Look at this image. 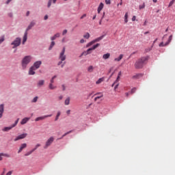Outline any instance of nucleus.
Here are the masks:
<instances>
[{"label": "nucleus", "mask_w": 175, "mask_h": 175, "mask_svg": "<svg viewBox=\"0 0 175 175\" xmlns=\"http://www.w3.org/2000/svg\"><path fill=\"white\" fill-rule=\"evenodd\" d=\"M11 44L13 46L12 49H16V47H18L21 44V38H16L14 42L11 43Z\"/></svg>", "instance_id": "nucleus-5"}, {"label": "nucleus", "mask_w": 175, "mask_h": 175, "mask_svg": "<svg viewBox=\"0 0 175 175\" xmlns=\"http://www.w3.org/2000/svg\"><path fill=\"white\" fill-rule=\"evenodd\" d=\"M125 95H126V96H129V92H126V93H125Z\"/></svg>", "instance_id": "nucleus-63"}, {"label": "nucleus", "mask_w": 175, "mask_h": 175, "mask_svg": "<svg viewBox=\"0 0 175 175\" xmlns=\"http://www.w3.org/2000/svg\"><path fill=\"white\" fill-rule=\"evenodd\" d=\"M103 80H105L103 78L98 79V80L96 82V84H100V83H103Z\"/></svg>", "instance_id": "nucleus-35"}, {"label": "nucleus", "mask_w": 175, "mask_h": 175, "mask_svg": "<svg viewBox=\"0 0 175 175\" xmlns=\"http://www.w3.org/2000/svg\"><path fill=\"white\" fill-rule=\"evenodd\" d=\"M103 6H105L103 3H100L98 8V13H100V11L103 9Z\"/></svg>", "instance_id": "nucleus-23"}, {"label": "nucleus", "mask_w": 175, "mask_h": 175, "mask_svg": "<svg viewBox=\"0 0 175 175\" xmlns=\"http://www.w3.org/2000/svg\"><path fill=\"white\" fill-rule=\"evenodd\" d=\"M94 95H99L94 98V102H96V100H98V99H100V98H103V93L102 92L96 93Z\"/></svg>", "instance_id": "nucleus-14"}, {"label": "nucleus", "mask_w": 175, "mask_h": 175, "mask_svg": "<svg viewBox=\"0 0 175 175\" xmlns=\"http://www.w3.org/2000/svg\"><path fill=\"white\" fill-rule=\"evenodd\" d=\"M3 111H5V105L3 104L0 105V118L3 116Z\"/></svg>", "instance_id": "nucleus-12"}, {"label": "nucleus", "mask_w": 175, "mask_h": 175, "mask_svg": "<svg viewBox=\"0 0 175 175\" xmlns=\"http://www.w3.org/2000/svg\"><path fill=\"white\" fill-rule=\"evenodd\" d=\"M8 15L10 17H13V14H12V13L8 14Z\"/></svg>", "instance_id": "nucleus-62"}, {"label": "nucleus", "mask_w": 175, "mask_h": 175, "mask_svg": "<svg viewBox=\"0 0 175 175\" xmlns=\"http://www.w3.org/2000/svg\"><path fill=\"white\" fill-rule=\"evenodd\" d=\"M59 116H61V111L57 112L55 121H58V119L59 118Z\"/></svg>", "instance_id": "nucleus-34"}, {"label": "nucleus", "mask_w": 175, "mask_h": 175, "mask_svg": "<svg viewBox=\"0 0 175 175\" xmlns=\"http://www.w3.org/2000/svg\"><path fill=\"white\" fill-rule=\"evenodd\" d=\"M84 39H81V40H80V43H84Z\"/></svg>", "instance_id": "nucleus-60"}, {"label": "nucleus", "mask_w": 175, "mask_h": 175, "mask_svg": "<svg viewBox=\"0 0 175 175\" xmlns=\"http://www.w3.org/2000/svg\"><path fill=\"white\" fill-rule=\"evenodd\" d=\"M3 157L5 158H10V154L8 153H0V161L3 159Z\"/></svg>", "instance_id": "nucleus-13"}, {"label": "nucleus", "mask_w": 175, "mask_h": 175, "mask_svg": "<svg viewBox=\"0 0 175 175\" xmlns=\"http://www.w3.org/2000/svg\"><path fill=\"white\" fill-rule=\"evenodd\" d=\"M66 50V49L65 48V46H64L59 55V59L60 61H65L66 59V55H65Z\"/></svg>", "instance_id": "nucleus-4"}, {"label": "nucleus", "mask_w": 175, "mask_h": 175, "mask_svg": "<svg viewBox=\"0 0 175 175\" xmlns=\"http://www.w3.org/2000/svg\"><path fill=\"white\" fill-rule=\"evenodd\" d=\"M121 75H122V72L120 71V72H118V76L121 77Z\"/></svg>", "instance_id": "nucleus-64"}, {"label": "nucleus", "mask_w": 175, "mask_h": 175, "mask_svg": "<svg viewBox=\"0 0 175 175\" xmlns=\"http://www.w3.org/2000/svg\"><path fill=\"white\" fill-rule=\"evenodd\" d=\"M115 85H116L114 87V90L116 91L118 88V86L120 85V83L118 82H117Z\"/></svg>", "instance_id": "nucleus-43"}, {"label": "nucleus", "mask_w": 175, "mask_h": 175, "mask_svg": "<svg viewBox=\"0 0 175 175\" xmlns=\"http://www.w3.org/2000/svg\"><path fill=\"white\" fill-rule=\"evenodd\" d=\"M4 41H5V36H3L0 38V44Z\"/></svg>", "instance_id": "nucleus-41"}, {"label": "nucleus", "mask_w": 175, "mask_h": 175, "mask_svg": "<svg viewBox=\"0 0 175 175\" xmlns=\"http://www.w3.org/2000/svg\"><path fill=\"white\" fill-rule=\"evenodd\" d=\"M53 115H45L43 116H40V117H38L35 119V121L38 122V121H43V120H45V118H47L49 117H52Z\"/></svg>", "instance_id": "nucleus-9"}, {"label": "nucleus", "mask_w": 175, "mask_h": 175, "mask_svg": "<svg viewBox=\"0 0 175 175\" xmlns=\"http://www.w3.org/2000/svg\"><path fill=\"white\" fill-rule=\"evenodd\" d=\"M146 8V3H143L142 5H139V10H142V9H144Z\"/></svg>", "instance_id": "nucleus-32"}, {"label": "nucleus", "mask_w": 175, "mask_h": 175, "mask_svg": "<svg viewBox=\"0 0 175 175\" xmlns=\"http://www.w3.org/2000/svg\"><path fill=\"white\" fill-rule=\"evenodd\" d=\"M103 59H109V58H110V53H107L106 54H104L103 55Z\"/></svg>", "instance_id": "nucleus-25"}, {"label": "nucleus", "mask_w": 175, "mask_h": 175, "mask_svg": "<svg viewBox=\"0 0 175 175\" xmlns=\"http://www.w3.org/2000/svg\"><path fill=\"white\" fill-rule=\"evenodd\" d=\"M49 18V16L48 15H45L44 17V20H47Z\"/></svg>", "instance_id": "nucleus-55"}, {"label": "nucleus", "mask_w": 175, "mask_h": 175, "mask_svg": "<svg viewBox=\"0 0 175 175\" xmlns=\"http://www.w3.org/2000/svg\"><path fill=\"white\" fill-rule=\"evenodd\" d=\"M31 59L32 57L31 55H27L23 58L21 62L23 69H27V66H28V64L31 62Z\"/></svg>", "instance_id": "nucleus-2"}, {"label": "nucleus", "mask_w": 175, "mask_h": 175, "mask_svg": "<svg viewBox=\"0 0 175 175\" xmlns=\"http://www.w3.org/2000/svg\"><path fill=\"white\" fill-rule=\"evenodd\" d=\"M172 39H173V36H172V35L170 36L167 42L165 44V46H167V44H169V43H170V42H172Z\"/></svg>", "instance_id": "nucleus-29"}, {"label": "nucleus", "mask_w": 175, "mask_h": 175, "mask_svg": "<svg viewBox=\"0 0 175 175\" xmlns=\"http://www.w3.org/2000/svg\"><path fill=\"white\" fill-rule=\"evenodd\" d=\"M35 21H31L27 28L26 29L27 32L29 31V29H31L33 27L35 26Z\"/></svg>", "instance_id": "nucleus-16"}, {"label": "nucleus", "mask_w": 175, "mask_h": 175, "mask_svg": "<svg viewBox=\"0 0 175 175\" xmlns=\"http://www.w3.org/2000/svg\"><path fill=\"white\" fill-rule=\"evenodd\" d=\"M40 65H42V61H37L33 64L32 67L36 70V69H39V68H40Z\"/></svg>", "instance_id": "nucleus-10"}, {"label": "nucleus", "mask_w": 175, "mask_h": 175, "mask_svg": "<svg viewBox=\"0 0 175 175\" xmlns=\"http://www.w3.org/2000/svg\"><path fill=\"white\" fill-rule=\"evenodd\" d=\"M83 55H88V50L86 51L83 52L81 55V57H83Z\"/></svg>", "instance_id": "nucleus-42"}, {"label": "nucleus", "mask_w": 175, "mask_h": 175, "mask_svg": "<svg viewBox=\"0 0 175 175\" xmlns=\"http://www.w3.org/2000/svg\"><path fill=\"white\" fill-rule=\"evenodd\" d=\"M69 133H72V131H70L64 133L60 138H59V140L64 139V137H65V136H66L67 135H69Z\"/></svg>", "instance_id": "nucleus-31"}, {"label": "nucleus", "mask_w": 175, "mask_h": 175, "mask_svg": "<svg viewBox=\"0 0 175 175\" xmlns=\"http://www.w3.org/2000/svg\"><path fill=\"white\" fill-rule=\"evenodd\" d=\"M105 37V36H101L100 37H98L97 38H96L95 40H92V42L88 43V46H92V44H94V43H96V42H100V40H102V39H103V38Z\"/></svg>", "instance_id": "nucleus-8"}, {"label": "nucleus", "mask_w": 175, "mask_h": 175, "mask_svg": "<svg viewBox=\"0 0 175 175\" xmlns=\"http://www.w3.org/2000/svg\"><path fill=\"white\" fill-rule=\"evenodd\" d=\"M27 39H28V32H27V31H25L24 36H23L22 44H25V42H27Z\"/></svg>", "instance_id": "nucleus-15"}, {"label": "nucleus", "mask_w": 175, "mask_h": 175, "mask_svg": "<svg viewBox=\"0 0 175 175\" xmlns=\"http://www.w3.org/2000/svg\"><path fill=\"white\" fill-rule=\"evenodd\" d=\"M124 23L126 24L128 23V12H126L124 15Z\"/></svg>", "instance_id": "nucleus-36"}, {"label": "nucleus", "mask_w": 175, "mask_h": 175, "mask_svg": "<svg viewBox=\"0 0 175 175\" xmlns=\"http://www.w3.org/2000/svg\"><path fill=\"white\" fill-rule=\"evenodd\" d=\"M24 148H27V144H22L19 148V150L18 151V154H20V152H21V151H23V150H24Z\"/></svg>", "instance_id": "nucleus-17"}, {"label": "nucleus", "mask_w": 175, "mask_h": 175, "mask_svg": "<svg viewBox=\"0 0 175 175\" xmlns=\"http://www.w3.org/2000/svg\"><path fill=\"white\" fill-rule=\"evenodd\" d=\"M58 66H59V65H61V68H64V66H65V62H64V61L60 60L58 63H57Z\"/></svg>", "instance_id": "nucleus-28"}, {"label": "nucleus", "mask_w": 175, "mask_h": 175, "mask_svg": "<svg viewBox=\"0 0 175 175\" xmlns=\"http://www.w3.org/2000/svg\"><path fill=\"white\" fill-rule=\"evenodd\" d=\"M44 85V80L41 79L38 81V83H37L38 88H40L43 87Z\"/></svg>", "instance_id": "nucleus-11"}, {"label": "nucleus", "mask_w": 175, "mask_h": 175, "mask_svg": "<svg viewBox=\"0 0 175 175\" xmlns=\"http://www.w3.org/2000/svg\"><path fill=\"white\" fill-rule=\"evenodd\" d=\"M54 46H55V42L54 41H52L51 43V45L49 46V50H51V49H53V47H54Z\"/></svg>", "instance_id": "nucleus-37"}, {"label": "nucleus", "mask_w": 175, "mask_h": 175, "mask_svg": "<svg viewBox=\"0 0 175 175\" xmlns=\"http://www.w3.org/2000/svg\"><path fill=\"white\" fill-rule=\"evenodd\" d=\"M49 90H55V88H57V86L54 85L53 83H49Z\"/></svg>", "instance_id": "nucleus-27"}, {"label": "nucleus", "mask_w": 175, "mask_h": 175, "mask_svg": "<svg viewBox=\"0 0 175 175\" xmlns=\"http://www.w3.org/2000/svg\"><path fill=\"white\" fill-rule=\"evenodd\" d=\"M66 114H68V116H69V114H70V109L66 111Z\"/></svg>", "instance_id": "nucleus-54"}, {"label": "nucleus", "mask_w": 175, "mask_h": 175, "mask_svg": "<svg viewBox=\"0 0 175 175\" xmlns=\"http://www.w3.org/2000/svg\"><path fill=\"white\" fill-rule=\"evenodd\" d=\"M30 118H25L22 120L21 122V125H24L25 124H27V121H29Z\"/></svg>", "instance_id": "nucleus-22"}, {"label": "nucleus", "mask_w": 175, "mask_h": 175, "mask_svg": "<svg viewBox=\"0 0 175 175\" xmlns=\"http://www.w3.org/2000/svg\"><path fill=\"white\" fill-rule=\"evenodd\" d=\"M84 17H87V14H83L82 16H81V20H83V18H84Z\"/></svg>", "instance_id": "nucleus-52"}, {"label": "nucleus", "mask_w": 175, "mask_h": 175, "mask_svg": "<svg viewBox=\"0 0 175 175\" xmlns=\"http://www.w3.org/2000/svg\"><path fill=\"white\" fill-rule=\"evenodd\" d=\"M35 70H36L34 67L31 66L29 70V75H35Z\"/></svg>", "instance_id": "nucleus-18"}, {"label": "nucleus", "mask_w": 175, "mask_h": 175, "mask_svg": "<svg viewBox=\"0 0 175 175\" xmlns=\"http://www.w3.org/2000/svg\"><path fill=\"white\" fill-rule=\"evenodd\" d=\"M146 61H148V56L141 57L135 64V69H142Z\"/></svg>", "instance_id": "nucleus-1"}, {"label": "nucleus", "mask_w": 175, "mask_h": 175, "mask_svg": "<svg viewBox=\"0 0 175 175\" xmlns=\"http://www.w3.org/2000/svg\"><path fill=\"white\" fill-rule=\"evenodd\" d=\"M62 88L63 91H65V90H66V86H65V85H62Z\"/></svg>", "instance_id": "nucleus-49"}, {"label": "nucleus", "mask_w": 175, "mask_h": 175, "mask_svg": "<svg viewBox=\"0 0 175 175\" xmlns=\"http://www.w3.org/2000/svg\"><path fill=\"white\" fill-rule=\"evenodd\" d=\"M38 96L34 97L33 99L31 101L32 103H36V102H38Z\"/></svg>", "instance_id": "nucleus-39"}, {"label": "nucleus", "mask_w": 175, "mask_h": 175, "mask_svg": "<svg viewBox=\"0 0 175 175\" xmlns=\"http://www.w3.org/2000/svg\"><path fill=\"white\" fill-rule=\"evenodd\" d=\"M163 46H166V45H165V44H163V42H161V43L159 44V47H163Z\"/></svg>", "instance_id": "nucleus-50"}, {"label": "nucleus", "mask_w": 175, "mask_h": 175, "mask_svg": "<svg viewBox=\"0 0 175 175\" xmlns=\"http://www.w3.org/2000/svg\"><path fill=\"white\" fill-rule=\"evenodd\" d=\"M31 154H32V152L30 150V151L27 152L25 154V157H28V156L31 155Z\"/></svg>", "instance_id": "nucleus-46"}, {"label": "nucleus", "mask_w": 175, "mask_h": 175, "mask_svg": "<svg viewBox=\"0 0 175 175\" xmlns=\"http://www.w3.org/2000/svg\"><path fill=\"white\" fill-rule=\"evenodd\" d=\"M70 97H68L65 101H64V104L66 106H68V105H70Z\"/></svg>", "instance_id": "nucleus-24"}, {"label": "nucleus", "mask_w": 175, "mask_h": 175, "mask_svg": "<svg viewBox=\"0 0 175 175\" xmlns=\"http://www.w3.org/2000/svg\"><path fill=\"white\" fill-rule=\"evenodd\" d=\"M26 16H27V17H28V16H29V11H27V12Z\"/></svg>", "instance_id": "nucleus-58"}, {"label": "nucleus", "mask_w": 175, "mask_h": 175, "mask_svg": "<svg viewBox=\"0 0 175 175\" xmlns=\"http://www.w3.org/2000/svg\"><path fill=\"white\" fill-rule=\"evenodd\" d=\"M88 72H94V66H90L88 67Z\"/></svg>", "instance_id": "nucleus-38"}, {"label": "nucleus", "mask_w": 175, "mask_h": 175, "mask_svg": "<svg viewBox=\"0 0 175 175\" xmlns=\"http://www.w3.org/2000/svg\"><path fill=\"white\" fill-rule=\"evenodd\" d=\"M36 150V148H33V149H32L31 150H30V151H31V153H32V152H33Z\"/></svg>", "instance_id": "nucleus-61"}, {"label": "nucleus", "mask_w": 175, "mask_h": 175, "mask_svg": "<svg viewBox=\"0 0 175 175\" xmlns=\"http://www.w3.org/2000/svg\"><path fill=\"white\" fill-rule=\"evenodd\" d=\"M105 3L107 5H110V3H111V1H110V0H105Z\"/></svg>", "instance_id": "nucleus-47"}, {"label": "nucleus", "mask_w": 175, "mask_h": 175, "mask_svg": "<svg viewBox=\"0 0 175 175\" xmlns=\"http://www.w3.org/2000/svg\"><path fill=\"white\" fill-rule=\"evenodd\" d=\"M50 84H54V78H51Z\"/></svg>", "instance_id": "nucleus-51"}, {"label": "nucleus", "mask_w": 175, "mask_h": 175, "mask_svg": "<svg viewBox=\"0 0 175 175\" xmlns=\"http://www.w3.org/2000/svg\"><path fill=\"white\" fill-rule=\"evenodd\" d=\"M120 77H120L119 75H118V77H117L116 81L112 84V87H114V85H115V84H117V83H118V81H120Z\"/></svg>", "instance_id": "nucleus-33"}, {"label": "nucleus", "mask_w": 175, "mask_h": 175, "mask_svg": "<svg viewBox=\"0 0 175 175\" xmlns=\"http://www.w3.org/2000/svg\"><path fill=\"white\" fill-rule=\"evenodd\" d=\"M27 136H28L27 133H23L21 134L20 135L17 136L14 141V142H18V140H21L22 139H25V137H27Z\"/></svg>", "instance_id": "nucleus-7"}, {"label": "nucleus", "mask_w": 175, "mask_h": 175, "mask_svg": "<svg viewBox=\"0 0 175 175\" xmlns=\"http://www.w3.org/2000/svg\"><path fill=\"white\" fill-rule=\"evenodd\" d=\"M174 1H175V0H172L168 5V8H171V6H173Z\"/></svg>", "instance_id": "nucleus-40"}, {"label": "nucleus", "mask_w": 175, "mask_h": 175, "mask_svg": "<svg viewBox=\"0 0 175 175\" xmlns=\"http://www.w3.org/2000/svg\"><path fill=\"white\" fill-rule=\"evenodd\" d=\"M19 118H18L15 122L12 124L10 126L8 127H4L2 131L3 132H9V131H10V129H13V128H14V126H16L17 125V124H18V121H19Z\"/></svg>", "instance_id": "nucleus-3"}, {"label": "nucleus", "mask_w": 175, "mask_h": 175, "mask_svg": "<svg viewBox=\"0 0 175 175\" xmlns=\"http://www.w3.org/2000/svg\"><path fill=\"white\" fill-rule=\"evenodd\" d=\"M140 77H143L142 74H136L135 75L133 76V79H140Z\"/></svg>", "instance_id": "nucleus-26"}, {"label": "nucleus", "mask_w": 175, "mask_h": 175, "mask_svg": "<svg viewBox=\"0 0 175 175\" xmlns=\"http://www.w3.org/2000/svg\"><path fill=\"white\" fill-rule=\"evenodd\" d=\"M65 40H66V38H63L62 40V43H65Z\"/></svg>", "instance_id": "nucleus-57"}, {"label": "nucleus", "mask_w": 175, "mask_h": 175, "mask_svg": "<svg viewBox=\"0 0 175 175\" xmlns=\"http://www.w3.org/2000/svg\"><path fill=\"white\" fill-rule=\"evenodd\" d=\"M63 98H64V96H59V100H62V99H63Z\"/></svg>", "instance_id": "nucleus-59"}, {"label": "nucleus", "mask_w": 175, "mask_h": 175, "mask_svg": "<svg viewBox=\"0 0 175 175\" xmlns=\"http://www.w3.org/2000/svg\"><path fill=\"white\" fill-rule=\"evenodd\" d=\"M61 36V33H57L53 36L51 38V40H55L57 38H59Z\"/></svg>", "instance_id": "nucleus-21"}, {"label": "nucleus", "mask_w": 175, "mask_h": 175, "mask_svg": "<svg viewBox=\"0 0 175 175\" xmlns=\"http://www.w3.org/2000/svg\"><path fill=\"white\" fill-rule=\"evenodd\" d=\"M135 92H136V88H133L131 91V94H135Z\"/></svg>", "instance_id": "nucleus-44"}, {"label": "nucleus", "mask_w": 175, "mask_h": 175, "mask_svg": "<svg viewBox=\"0 0 175 175\" xmlns=\"http://www.w3.org/2000/svg\"><path fill=\"white\" fill-rule=\"evenodd\" d=\"M51 2L55 3V2H57V0H49L47 5L48 8H50V6H51Z\"/></svg>", "instance_id": "nucleus-30"}, {"label": "nucleus", "mask_w": 175, "mask_h": 175, "mask_svg": "<svg viewBox=\"0 0 175 175\" xmlns=\"http://www.w3.org/2000/svg\"><path fill=\"white\" fill-rule=\"evenodd\" d=\"M99 46H100V44H96L94 45L92 48L88 49V52L90 53V51H92V50H95V49H98V47H99Z\"/></svg>", "instance_id": "nucleus-20"}, {"label": "nucleus", "mask_w": 175, "mask_h": 175, "mask_svg": "<svg viewBox=\"0 0 175 175\" xmlns=\"http://www.w3.org/2000/svg\"><path fill=\"white\" fill-rule=\"evenodd\" d=\"M122 58H124V55L120 54L118 57H116L114 59V62H120V61H121V59H122Z\"/></svg>", "instance_id": "nucleus-19"}, {"label": "nucleus", "mask_w": 175, "mask_h": 175, "mask_svg": "<svg viewBox=\"0 0 175 175\" xmlns=\"http://www.w3.org/2000/svg\"><path fill=\"white\" fill-rule=\"evenodd\" d=\"M39 147H40V144H37L34 148H36V150H38V148H39Z\"/></svg>", "instance_id": "nucleus-48"}, {"label": "nucleus", "mask_w": 175, "mask_h": 175, "mask_svg": "<svg viewBox=\"0 0 175 175\" xmlns=\"http://www.w3.org/2000/svg\"><path fill=\"white\" fill-rule=\"evenodd\" d=\"M136 21V16H133L132 18V21Z\"/></svg>", "instance_id": "nucleus-53"}, {"label": "nucleus", "mask_w": 175, "mask_h": 175, "mask_svg": "<svg viewBox=\"0 0 175 175\" xmlns=\"http://www.w3.org/2000/svg\"><path fill=\"white\" fill-rule=\"evenodd\" d=\"M54 142V137H49L47 141L45 143V145L44 146V150H46V148H49L53 144V142Z\"/></svg>", "instance_id": "nucleus-6"}, {"label": "nucleus", "mask_w": 175, "mask_h": 175, "mask_svg": "<svg viewBox=\"0 0 175 175\" xmlns=\"http://www.w3.org/2000/svg\"><path fill=\"white\" fill-rule=\"evenodd\" d=\"M10 2H12V0H8L6 1L7 5H9V3H10Z\"/></svg>", "instance_id": "nucleus-56"}, {"label": "nucleus", "mask_w": 175, "mask_h": 175, "mask_svg": "<svg viewBox=\"0 0 175 175\" xmlns=\"http://www.w3.org/2000/svg\"><path fill=\"white\" fill-rule=\"evenodd\" d=\"M66 33H68V30L67 29H64L63 31H62V35L63 36L66 35Z\"/></svg>", "instance_id": "nucleus-45"}]
</instances>
